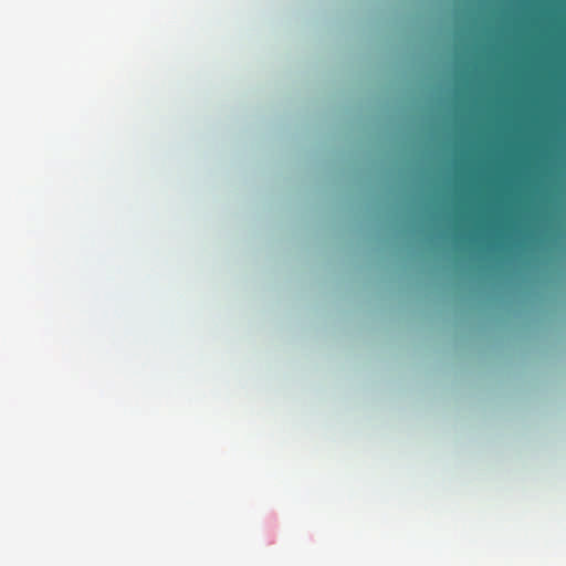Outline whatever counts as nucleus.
I'll list each match as a JSON object with an SVG mask.
<instances>
[{"mask_svg": "<svg viewBox=\"0 0 566 566\" xmlns=\"http://www.w3.org/2000/svg\"><path fill=\"white\" fill-rule=\"evenodd\" d=\"M441 149H566V144H400Z\"/></svg>", "mask_w": 566, "mask_h": 566, "instance_id": "f257e3e1", "label": "nucleus"}, {"mask_svg": "<svg viewBox=\"0 0 566 566\" xmlns=\"http://www.w3.org/2000/svg\"><path fill=\"white\" fill-rule=\"evenodd\" d=\"M410 142H417V139H411ZM418 142H566V138L557 137V138H547V137H525V138H514V137H494V138H429V139H418Z\"/></svg>", "mask_w": 566, "mask_h": 566, "instance_id": "f03ea898", "label": "nucleus"}]
</instances>
